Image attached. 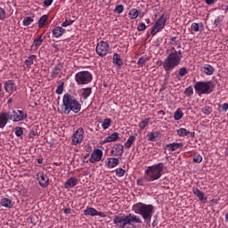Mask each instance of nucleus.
I'll return each mask as SVG.
<instances>
[{"mask_svg": "<svg viewBox=\"0 0 228 228\" xmlns=\"http://www.w3.org/2000/svg\"><path fill=\"white\" fill-rule=\"evenodd\" d=\"M136 183H137L138 186H143V179L139 178V179H137Z\"/></svg>", "mask_w": 228, "mask_h": 228, "instance_id": "nucleus-56", "label": "nucleus"}, {"mask_svg": "<svg viewBox=\"0 0 228 228\" xmlns=\"http://www.w3.org/2000/svg\"><path fill=\"white\" fill-rule=\"evenodd\" d=\"M53 47L58 49V45H53Z\"/></svg>", "mask_w": 228, "mask_h": 228, "instance_id": "nucleus-63", "label": "nucleus"}, {"mask_svg": "<svg viewBox=\"0 0 228 228\" xmlns=\"http://www.w3.org/2000/svg\"><path fill=\"white\" fill-rule=\"evenodd\" d=\"M93 79L94 76L89 71H80L75 75V81L78 85H88Z\"/></svg>", "mask_w": 228, "mask_h": 228, "instance_id": "nucleus-7", "label": "nucleus"}, {"mask_svg": "<svg viewBox=\"0 0 228 228\" xmlns=\"http://www.w3.org/2000/svg\"><path fill=\"white\" fill-rule=\"evenodd\" d=\"M183 60V52L181 50H175V46L171 48V53L167 55L165 61L162 62L164 70L169 74L181 64Z\"/></svg>", "mask_w": 228, "mask_h": 228, "instance_id": "nucleus-1", "label": "nucleus"}, {"mask_svg": "<svg viewBox=\"0 0 228 228\" xmlns=\"http://www.w3.org/2000/svg\"><path fill=\"white\" fill-rule=\"evenodd\" d=\"M184 117V113H183V110L181 109H177L174 114L175 120H181Z\"/></svg>", "mask_w": 228, "mask_h": 228, "instance_id": "nucleus-38", "label": "nucleus"}, {"mask_svg": "<svg viewBox=\"0 0 228 228\" xmlns=\"http://www.w3.org/2000/svg\"><path fill=\"white\" fill-rule=\"evenodd\" d=\"M12 110L8 112H1L0 113V129H4L6 124H8V120H10V115Z\"/></svg>", "mask_w": 228, "mask_h": 228, "instance_id": "nucleus-15", "label": "nucleus"}, {"mask_svg": "<svg viewBox=\"0 0 228 228\" xmlns=\"http://www.w3.org/2000/svg\"><path fill=\"white\" fill-rule=\"evenodd\" d=\"M53 1H54V0H45L44 1L45 6H46V7L51 6L53 4Z\"/></svg>", "mask_w": 228, "mask_h": 228, "instance_id": "nucleus-54", "label": "nucleus"}, {"mask_svg": "<svg viewBox=\"0 0 228 228\" xmlns=\"http://www.w3.org/2000/svg\"><path fill=\"white\" fill-rule=\"evenodd\" d=\"M171 152H174V151H177L178 149H181L183 147V142H172L166 145Z\"/></svg>", "mask_w": 228, "mask_h": 228, "instance_id": "nucleus-27", "label": "nucleus"}, {"mask_svg": "<svg viewBox=\"0 0 228 228\" xmlns=\"http://www.w3.org/2000/svg\"><path fill=\"white\" fill-rule=\"evenodd\" d=\"M145 22H146L147 24H151V19H146V20H145Z\"/></svg>", "mask_w": 228, "mask_h": 228, "instance_id": "nucleus-61", "label": "nucleus"}, {"mask_svg": "<svg viewBox=\"0 0 228 228\" xmlns=\"http://www.w3.org/2000/svg\"><path fill=\"white\" fill-rule=\"evenodd\" d=\"M226 12H228V5L226 6Z\"/></svg>", "mask_w": 228, "mask_h": 228, "instance_id": "nucleus-64", "label": "nucleus"}, {"mask_svg": "<svg viewBox=\"0 0 228 228\" xmlns=\"http://www.w3.org/2000/svg\"><path fill=\"white\" fill-rule=\"evenodd\" d=\"M111 156H122L124 154V145L116 144L110 150Z\"/></svg>", "mask_w": 228, "mask_h": 228, "instance_id": "nucleus-17", "label": "nucleus"}, {"mask_svg": "<svg viewBox=\"0 0 228 228\" xmlns=\"http://www.w3.org/2000/svg\"><path fill=\"white\" fill-rule=\"evenodd\" d=\"M158 115H159V117H165V115H167V114L165 113V110H159L158 112Z\"/></svg>", "mask_w": 228, "mask_h": 228, "instance_id": "nucleus-57", "label": "nucleus"}, {"mask_svg": "<svg viewBox=\"0 0 228 228\" xmlns=\"http://www.w3.org/2000/svg\"><path fill=\"white\" fill-rule=\"evenodd\" d=\"M176 134L178 136H188V134H190V131H188L186 128H179L176 131Z\"/></svg>", "mask_w": 228, "mask_h": 228, "instance_id": "nucleus-40", "label": "nucleus"}, {"mask_svg": "<svg viewBox=\"0 0 228 228\" xmlns=\"http://www.w3.org/2000/svg\"><path fill=\"white\" fill-rule=\"evenodd\" d=\"M202 70L207 76H213V73L215 72V68L211 66L210 64H205L202 68Z\"/></svg>", "mask_w": 228, "mask_h": 228, "instance_id": "nucleus-28", "label": "nucleus"}, {"mask_svg": "<svg viewBox=\"0 0 228 228\" xmlns=\"http://www.w3.org/2000/svg\"><path fill=\"white\" fill-rule=\"evenodd\" d=\"M62 111L65 115H69L70 111L79 113L81 111V103L72 94H65L62 97Z\"/></svg>", "mask_w": 228, "mask_h": 228, "instance_id": "nucleus-4", "label": "nucleus"}, {"mask_svg": "<svg viewBox=\"0 0 228 228\" xmlns=\"http://www.w3.org/2000/svg\"><path fill=\"white\" fill-rule=\"evenodd\" d=\"M128 15L132 20L134 19H138V15H140V11H138L137 9H132L130 10Z\"/></svg>", "mask_w": 228, "mask_h": 228, "instance_id": "nucleus-35", "label": "nucleus"}, {"mask_svg": "<svg viewBox=\"0 0 228 228\" xmlns=\"http://www.w3.org/2000/svg\"><path fill=\"white\" fill-rule=\"evenodd\" d=\"M112 61L114 65H117V67H122L123 62H122V58L120 57V54L118 53H114L112 57Z\"/></svg>", "mask_w": 228, "mask_h": 228, "instance_id": "nucleus-29", "label": "nucleus"}, {"mask_svg": "<svg viewBox=\"0 0 228 228\" xmlns=\"http://www.w3.org/2000/svg\"><path fill=\"white\" fill-rule=\"evenodd\" d=\"M75 186H77V177H69L65 183H64V188L66 190H70V188H74Z\"/></svg>", "mask_w": 228, "mask_h": 228, "instance_id": "nucleus-19", "label": "nucleus"}, {"mask_svg": "<svg viewBox=\"0 0 228 228\" xmlns=\"http://www.w3.org/2000/svg\"><path fill=\"white\" fill-rule=\"evenodd\" d=\"M186 74H188V69L181 68L179 69L178 75L176 77L178 81H181V77H184V76H186Z\"/></svg>", "mask_w": 228, "mask_h": 228, "instance_id": "nucleus-37", "label": "nucleus"}, {"mask_svg": "<svg viewBox=\"0 0 228 228\" xmlns=\"http://www.w3.org/2000/svg\"><path fill=\"white\" fill-rule=\"evenodd\" d=\"M84 215L85 216H101V218H106L104 212H99L92 207H87L86 209L84 210Z\"/></svg>", "mask_w": 228, "mask_h": 228, "instance_id": "nucleus-13", "label": "nucleus"}, {"mask_svg": "<svg viewBox=\"0 0 228 228\" xmlns=\"http://www.w3.org/2000/svg\"><path fill=\"white\" fill-rule=\"evenodd\" d=\"M4 19H6V11L0 7V20H4Z\"/></svg>", "mask_w": 228, "mask_h": 228, "instance_id": "nucleus-52", "label": "nucleus"}, {"mask_svg": "<svg viewBox=\"0 0 228 228\" xmlns=\"http://www.w3.org/2000/svg\"><path fill=\"white\" fill-rule=\"evenodd\" d=\"M222 22H224V16H219L214 20L216 28H222Z\"/></svg>", "mask_w": 228, "mask_h": 228, "instance_id": "nucleus-43", "label": "nucleus"}, {"mask_svg": "<svg viewBox=\"0 0 228 228\" xmlns=\"http://www.w3.org/2000/svg\"><path fill=\"white\" fill-rule=\"evenodd\" d=\"M207 4H215V0H205Z\"/></svg>", "mask_w": 228, "mask_h": 228, "instance_id": "nucleus-59", "label": "nucleus"}, {"mask_svg": "<svg viewBox=\"0 0 228 228\" xmlns=\"http://www.w3.org/2000/svg\"><path fill=\"white\" fill-rule=\"evenodd\" d=\"M103 152L101 149H94L89 158L90 163H99L102 159Z\"/></svg>", "mask_w": 228, "mask_h": 228, "instance_id": "nucleus-12", "label": "nucleus"}, {"mask_svg": "<svg viewBox=\"0 0 228 228\" xmlns=\"http://www.w3.org/2000/svg\"><path fill=\"white\" fill-rule=\"evenodd\" d=\"M117 140H118V133L115 132L105 137L104 140L102 141V144L111 143V142H117Z\"/></svg>", "mask_w": 228, "mask_h": 228, "instance_id": "nucleus-22", "label": "nucleus"}, {"mask_svg": "<svg viewBox=\"0 0 228 228\" xmlns=\"http://www.w3.org/2000/svg\"><path fill=\"white\" fill-rule=\"evenodd\" d=\"M145 61H147V60L145 59V57H141L139 60H138V64L139 65H143L145 63Z\"/></svg>", "mask_w": 228, "mask_h": 228, "instance_id": "nucleus-55", "label": "nucleus"}, {"mask_svg": "<svg viewBox=\"0 0 228 228\" xmlns=\"http://www.w3.org/2000/svg\"><path fill=\"white\" fill-rule=\"evenodd\" d=\"M222 108L224 111H228V103H224Z\"/></svg>", "mask_w": 228, "mask_h": 228, "instance_id": "nucleus-58", "label": "nucleus"}, {"mask_svg": "<svg viewBox=\"0 0 228 228\" xmlns=\"http://www.w3.org/2000/svg\"><path fill=\"white\" fill-rule=\"evenodd\" d=\"M14 134H16V136L18 137L22 136V134H24V128H22L21 126H16L14 128Z\"/></svg>", "mask_w": 228, "mask_h": 228, "instance_id": "nucleus-44", "label": "nucleus"}, {"mask_svg": "<svg viewBox=\"0 0 228 228\" xmlns=\"http://www.w3.org/2000/svg\"><path fill=\"white\" fill-rule=\"evenodd\" d=\"M117 228H134V224H142V218L134 214L118 215L113 218Z\"/></svg>", "mask_w": 228, "mask_h": 228, "instance_id": "nucleus-2", "label": "nucleus"}, {"mask_svg": "<svg viewBox=\"0 0 228 228\" xmlns=\"http://www.w3.org/2000/svg\"><path fill=\"white\" fill-rule=\"evenodd\" d=\"M72 24H74V20H66L64 22H62L61 26L62 28H67L68 26H72Z\"/></svg>", "mask_w": 228, "mask_h": 228, "instance_id": "nucleus-50", "label": "nucleus"}, {"mask_svg": "<svg viewBox=\"0 0 228 228\" xmlns=\"http://www.w3.org/2000/svg\"><path fill=\"white\" fill-rule=\"evenodd\" d=\"M116 175L118 177H124V175H126V170H124L123 168H117L116 169Z\"/></svg>", "mask_w": 228, "mask_h": 228, "instance_id": "nucleus-48", "label": "nucleus"}, {"mask_svg": "<svg viewBox=\"0 0 228 228\" xmlns=\"http://www.w3.org/2000/svg\"><path fill=\"white\" fill-rule=\"evenodd\" d=\"M132 211H134L135 215L142 216L147 225H151V220H152V214L154 213V206L138 202L132 206Z\"/></svg>", "mask_w": 228, "mask_h": 228, "instance_id": "nucleus-3", "label": "nucleus"}, {"mask_svg": "<svg viewBox=\"0 0 228 228\" xmlns=\"http://www.w3.org/2000/svg\"><path fill=\"white\" fill-rule=\"evenodd\" d=\"M138 31H145L147 29V26L145 23H139L137 27Z\"/></svg>", "mask_w": 228, "mask_h": 228, "instance_id": "nucleus-53", "label": "nucleus"}, {"mask_svg": "<svg viewBox=\"0 0 228 228\" xmlns=\"http://www.w3.org/2000/svg\"><path fill=\"white\" fill-rule=\"evenodd\" d=\"M64 213H65V215L70 214V208L64 209Z\"/></svg>", "mask_w": 228, "mask_h": 228, "instance_id": "nucleus-60", "label": "nucleus"}, {"mask_svg": "<svg viewBox=\"0 0 228 228\" xmlns=\"http://www.w3.org/2000/svg\"><path fill=\"white\" fill-rule=\"evenodd\" d=\"M151 122V118H146L142 122L139 123L138 127L142 130L145 129L149 126V123Z\"/></svg>", "mask_w": 228, "mask_h": 228, "instance_id": "nucleus-36", "label": "nucleus"}, {"mask_svg": "<svg viewBox=\"0 0 228 228\" xmlns=\"http://www.w3.org/2000/svg\"><path fill=\"white\" fill-rule=\"evenodd\" d=\"M37 181L42 188L49 186V176L43 172L37 173Z\"/></svg>", "mask_w": 228, "mask_h": 228, "instance_id": "nucleus-14", "label": "nucleus"}, {"mask_svg": "<svg viewBox=\"0 0 228 228\" xmlns=\"http://www.w3.org/2000/svg\"><path fill=\"white\" fill-rule=\"evenodd\" d=\"M35 18V16L33 15L32 16V18L31 17H25L24 19H23V21H22V23H23V26H26V27H28V26H30V24L34 21V19Z\"/></svg>", "mask_w": 228, "mask_h": 228, "instance_id": "nucleus-42", "label": "nucleus"}, {"mask_svg": "<svg viewBox=\"0 0 228 228\" xmlns=\"http://www.w3.org/2000/svg\"><path fill=\"white\" fill-rule=\"evenodd\" d=\"M49 19V15L47 14H44L43 16H41L37 21L38 24V28H43L45 26V23L47 22Z\"/></svg>", "mask_w": 228, "mask_h": 228, "instance_id": "nucleus-32", "label": "nucleus"}, {"mask_svg": "<svg viewBox=\"0 0 228 228\" xmlns=\"http://www.w3.org/2000/svg\"><path fill=\"white\" fill-rule=\"evenodd\" d=\"M80 94H81V97L86 100L88 99V97H90V95H92V88L91 87L84 88L80 91Z\"/></svg>", "mask_w": 228, "mask_h": 228, "instance_id": "nucleus-30", "label": "nucleus"}, {"mask_svg": "<svg viewBox=\"0 0 228 228\" xmlns=\"http://www.w3.org/2000/svg\"><path fill=\"white\" fill-rule=\"evenodd\" d=\"M123 12H124V5L123 4H118L114 9V12L118 13V15H120V13H122Z\"/></svg>", "mask_w": 228, "mask_h": 228, "instance_id": "nucleus-45", "label": "nucleus"}, {"mask_svg": "<svg viewBox=\"0 0 228 228\" xmlns=\"http://www.w3.org/2000/svg\"><path fill=\"white\" fill-rule=\"evenodd\" d=\"M171 45H177V48H178V49H181V42H179V41L177 40V37H173L171 38Z\"/></svg>", "mask_w": 228, "mask_h": 228, "instance_id": "nucleus-46", "label": "nucleus"}, {"mask_svg": "<svg viewBox=\"0 0 228 228\" xmlns=\"http://www.w3.org/2000/svg\"><path fill=\"white\" fill-rule=\"evenodd\" d=\"M44 36L39 35L34 40L32 45H31V50L32 51H37L42 45V43L44 42Z\"/></svg>", "mask_w": 228, "mask_h": 228, "instance_id": "nucleus-21", "label": "nucleus"}, {"mask_svg": "<svg viewBox=\"0 0 228 228\" xmlns=\"http://www.w3.org/2000/svg\"><path fill=\"white\" fill-rule=\"evenodd\" d=\"M4 89L7 94H13L17 90V86L13 80H8L4 83Z\"/></svg>", "mask_w": 228, "mask_h": 228, "instance_id": "nucleus-18", "label": "nucleus"}, {"mask_svg": "<svg viewBox=\"0 0 228 228\" xmlns=\"http://www.w3.org/2000/svg\"><path fill=\"white\" fill-rule=\"evenodd\" d=\"M95 51L98 56L104 58V56H108V54H110V44L105 41H100L96 45Z\"/></svg>", "mask_w": 228, "mask_h": 228, "instance_id": "nucleus-8", "label": "nucleus"}, {"mask_svg": "<svg viewBox=\"0 0 228 228\" xmlns=\"http://www.w3.org/2000/svg\"><path fill=\"white\" fill-rule=\"evenodd\" d=\"M0 204L3 206V208H8L9 209L13 208V201L8 198H3L0 201Z\"/></svg>", "mask_w": 228, "mask_h": 228, "instance_id": "nucleus-26", "label": "nucleus"}, {"mask_svg": "<svg viewBox=\"0 0 228 228\" xmlns=\"http://www.w3.org/2000/svg\"><path fill=\"white\" fill-rule=\"evenodd\" d=\"M184 94L187 95V97H191L193 95V87L189 86L184 90Z\"/></svg>", "mask_w": 228, "mask_h": 228, "instance_id": "nucleus-47", "label": "nucleus"}, {"mask_svg": "<svg viewBox=\"0 0 228 228\" xmlns=\"http://www.w3.org/2000/svg\"><path fill=\"white\" fill-rule=\"evenodd\" d=\"M84 138H85V129H83V127L77 129V131L73 134L71 137L72 145H79V143L83 142Z\"/></svg>", "mask_w": 228, "mask_h": 228, "instance_id": "nucleus-10", "label": "nucleus"}, {"mask_svg": "<svg viewBox=\"0 0 228 228\" xmlns=\"http://www.w3.org/2000/svg\"><path fill=\"white\" fill-rule=\"evenodd\" d=\"M200 28H204V24L193 22L191 25V31H194L195 33H199V31H200Z\"/></svg>", "mask_w": 228, "mask_h": 228, "instance_id": "nucleus-33", "label": "nucleus"}, {"mask_svg": "<svg viewBox=\"0 0 228 228\" xmlns=\"http://www.w3.org/2000/svg\"><path fill=\"white\" fill-rule=\"evenodd\" d=\"M56 94H57L58 95H61V94H63V82L61 83V84L58 86V87H57V89H56Z\"/></svg>", "mask_w": 228, "mask_h": 228, "instance_id": "nucleus-51", "label": "nucleus"}, {"mask_svg": "<svg viewBox=\"0 0 228 228\" xmlns=\"http://www.w3.org/2000/svg\"><path fill=\"white\" fill-rule=\"evenodd\" d=\"M120 164V160L117 158H109L107 162V167L109 168H115V167H118Z\"/></svg>", "mask_w": 228, "mask_h": 228, "instance_id": "nucleus-24", "label": "nucleus"}, {"mask_svg": "<svg viewBox=\"0 0 228 228\" xmlns=\"http://www.w3.org/2000/svg\"><path fill=\"white\" fill-rule=\"evenodd\" d=\"M165 24H167V17L165 15H162L157 21L155 22V25L153 28L151 29V35H157V33H159L163 28H165Z\"/></svg>", "mask_w": 228, "mask_h": 228, "instance_id": "nucleus-11", "label": "nucleus"}, {"mask_svg": "<svg viewBox=\"0 0 228 228\" xmlns=\"http://www.w3.org/2000/svg\"><path fill=\"white\" fill-rule=\"evenodd\" d=\"M192 193L196 197H198L199 200H200V202H202L203 204H206V202H208V197L206 196L204 191H200L199 188L194 187L192 189Z\"/></svg>", "mask_w": 228, "mask_h": 228, "instance_id": "nucleus-16", "label": "nucleus"}, {"mask_svg": "<svg viewBox=\"0 0 228 228\" xmlns=\"http://www.w3.org/2000/svg\"><path fill=\"white\" fill-rule=\"evenodd\" d=\"M110 126H111V119L110 118L103 119V122L102 124V129H104V130L109 129Z\"/></svg>", "mask_w": 228, "mask_h": 228, "instance_id": "nucleus-41", "label": "nucleus"}, {"mask_svg": "<svg viewBox=\"0 0 228 228\" xmlns=\"http://www.w3.org/2000/svg\"><path fill=\"white\" fill-rule=\"evenodd\" d=\"M26 118H28V113L23 110L12 109L11 114H9V120H12V122H22Z\"/></svg>", "mask_w": 228, "mask_h": 228, "instance_id": "nucleus-9", "label": "nucleus"}, {"mask_svg": "<svg viewBox=\"0 0 228 228\" xmlns=\"http://www.w3.org/2000/svg\"><path fill=\"white\" fill-rule=\"evenodd\" d=\"M193 163H202V156L200 154H197L193 158Z\"/></svg>", "mask_w": 228, "mask_h": 228, "instance_id": "nucleus-49", "label": "nucleus"}, {"mask_svg": "<svg viewBox=\"0 0 228 228\" xmlns=\"http://www.w3.org/2000/svg\"><path fill=\"white\" fill-rule=\"evenodd\" d=\"M12 98H10V99L8 100V102H7V104H12Z\"/></svg>", "mask_w": 228, "mask_h": 228, "instance_id": "nucleus-62", "label": "nucleus"}, {"mask_svg": "<svg viewBox=\"0 0 228 228\" xmlns=\"http://www.w3.org/2000/svg\"><path fill=\"white\" fill-rule=\"evenodd\" d=\"M147 137L149 142H158V140H159V131L150 132L147 134Z\"/></svg>", "mask_w": 228, "mask_h": 228, "instance_id": "nucleus-25", "label": "nucleus"}, {"mask_svg": "<svg viewBox=\"0 0 228 228\" xmlns=\"http://www.w3.org/2000/svg\"><path fill=\"white\" fill-rule=\"evenodd\" d=\"M61 70H63V64L58 63L51 71V77L55 79V77H58V75L61 72Z\"/></svg>", "mask_w": 228, "mask_h": 228, "instance_id": "nucleus-20", "label": "nucleus"}, {"mask_svg": "<svg viewBox=\"0 0 228 228\" xmlns=\"http://www.w3.org/2000/svg\"><path fill=\"white\" fill-rule=\"evenodd\" d=\"M53 36L54 37V38H60V37H62L63 33H65V28H61V27H55L53 30H52Z\"/></svg>", "mask_w": 228, "mask_h": 228, "instance_id": "nucleus-23", "label": "nucleus"}, {"mask_svg": "<svg viewBox=\"0 0 228 228\" xmlns=\"http://www.w3.org/2000/svg\"><path fill=\"white\" fill-rule=\"evenodd\" d=\"M215 88V86L213 85L212 81H207V82H197L194 85V90L198 95H204L208 94L213 92Z\"/></svg>", "mask_w": 228, "mask_h": 228, "instance_id": "nucleus-6", "label": "nucleus"}, {"mask_svg": "<svg viewBox=\"0 0 228 228\" xmlns=\"http://www.w3.org/2000/svg\"><path fill=\"white\" fill-rule=\"evenodd\" d=\"M136 142L135 135H130L127 141L124 143L126 149H131V145H133Z\"/></svg>", "mask_w": 228, "mask_h": 228, "instance_id": "nucleus-31", "label": "nucleus"}, {"mask_svg": "<svg viewBox=\"0 0 228 228\" xmlns=\"http://www.w3.org/2000/svg\"><path fill=\"white\" fill-rule=\"evenodd\" d=\"M201 111L203 112V115L209 116L211 113H213V108L211 106L206 105L201 109Z\"/></svg>", "mask_w": 228, "mask_h": 228, "instance_id": "nucleus-39", "label": "nucleus"}, {"mask_svg": "<svg viewBox=\"0 0 228 228\" xmlns=\"http://www.w3.org/2000/svg\"><path fill=\"white\" fill-rule=\"evenodd\" d=\"M163 163H159L155 166H150L144 171V179L149 183H152V181H158V179L163 175Z\"/></svg>", "mask_w": 228, "mask_h": 228, "instance_id": "nucleus-5", "label": "nucleus"}, {"mask_svg": "<svg viewBox=\"0 0 228 228\" xmlns=\"http://www.w3.org/2000/svg\"><path fill=\"white\" fill-rule=\"evenodd\" d=\"M35 60H37L36 55L28 56L25 61V65L29 69L31 67V65H33Z\"/></svg>", "mask_w": 228, "mask_h": 228, "instance_id": "nucleus-34", "label": "nucleus"}]
</instances>
